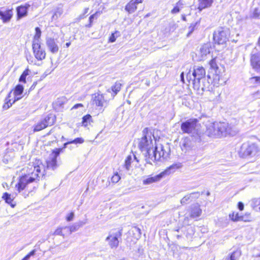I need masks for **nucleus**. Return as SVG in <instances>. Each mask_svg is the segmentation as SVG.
<instances>
[{"instance_id": "nucleus-43", "label": "nucleus", "mask_w": 260, "mask_h": 260, "mask_svg": "<svg viewBox=\"0 0 260 260\" xmlns=\"http://www.w3.org/2000/svg\"><path fill=\"white\" fill-rule=\"evenodd\" d=\"M190 199H189V197H188L187 195L185 196L181 200L180 203L182 205H185L190 202Z\"/></svg>"}, {"instance_id": "nucleus-63", "label": "nucleus", "mask_w": 260, "mask_h": 260, "mask_svg": "<svg viewBox=\"0 0 260 260\" xmlns=\"http://www.w3.org/2000/svg\"><path fill=\"white\" fill-rule=\"evenodd\" d=\"M180 78H181V81L183 83H185V81H184V73L182 72L181 74V75H180Z\"/></svg>"}, {"instance_id": "nucleus-8", "label": "nucleus", "mask_w": 260, "mask_h": 260, "mask_svg": "<svg viewBox=\"0 0 260 260\" xmlns=\"http://www.w3.org/2000/svg\"><path fill=\"white\" fill-rule=\"evenodd\" d=\"M258 151L257 145L254 143H244L241 147L239 155L243 158L254 156Z\"/></svg>"}, {"instance_id": "nucleus-4", "label": "nucleus", "mask_w": 260, "mask_h": 260, "mask_svg": "<svg viewBox=\"0 0 260 260\" xmlns=\"http://www.w3.org/2000/svg\"><path fill=\"white\" fill-rule=\"evenodd\" d=\"M181 129L184 133L190 134V135L200 134L204 135V129L197 119H190L181 123Z\"/></svg>"}, {"instance_id": "nucleus-34", "label": "nucleus", "mask_w": 260, "mask_h": 260, "mask_svg": "<svg viewBox=\"0 0 260 260\" xmlns=\"http://www.w3.org/2000/svg\"><path fill=\"white\" fill-rule=\"evenodd\" d=\"M121 84L120 82H116L115 84L111 87L112 91L114 93V96L117 94L121 89Z\"/></svg>"}, {"instance_id": "nucleus-60", "label": "nucleus", "mask_w": 260, "mask_h": 260, "mask_svg": "<svg viewBox=\"0 0 260 260\" xmlns=\"http://www.w3.org/2000/svg\"><path fill=\"white\" fill-rule=\"evenodd\" d=\"M132 1L135 2V4L137 5V4L142 3L143 0H132Z\"/></svg>"}, {"instance_id": "nucleus-3", "label": "nucleus", "mask_w": 260, "mask_h": 260, "mask_svg": "<svg viewBox=\"0 0 260 260\" xmlns=\"http://www.w3.org/2000/svg\"><path fill=\"white\" fill-rule=\"evenodd\" d=\"M43 168L42 165H28L24 169L27 174L20 177L18 183L16 185V188L19 192L27 187L28 185L34 182L39 180L40 176L44 175V171L41 172Z\"/></svg>"}, {"instance_id": "nucleus-49", "label": "nucleus", "mask_w": 260, "mask_h": 260, "mask_svg": "<svg viewBox=\"0 0 260 260\" xmlns=\"http://www.w3.org/2000/svg\"><path fill=\"white\" fill-rule=\"evenodd\" d=\"M133 232L135 234H137V238H139L141 235V231L140 228L135 226L133 228Z\"/></svg>"}, {"instance_id": "nucleus-46", "label": "nucleus", "mask_w": 260, "mask_h": 260, "mask_svg": "<svg viewBox=\"0 0 260 260\" xmlns=\"http://www.w3.org/2000/svg\"><path fill=\"white\" fill-rule=\"evenodd\" d=\"M70 142L71 144H82L84 142V140L82 138H77Z\"/></svg>"}, {"instance_id": "nucleus-54", "label": "nucleus", "mask_w": 260, "mask_h": 260, "mask_svg": "<svg viewBox=\"0 0 260 260\" xmlns=\"http://www.w3.org/2000/svg\"><path fill=\"white\" fill-rule=\"evenodd\" d=\"M180 9L178 6L175 7L171 11V13L173 14H175L179 12Z\"/></svg>"}, {"instance_id": "nucleus-64", "label": "nucleus", "mask_w": 260, "mask_h": 260, "mask_svg": "<svg viewBox=\"0 0 260 260\" xmlns=\"http://www.w3.org/2000/svg\"><path fill=\"white\" fill-rule=\"evenodd\" d=\"M30 192L29 191H28L27 192V193H25V192H22V196L25 198H26L28 195V193Z\"/></svg>"}, {"instance_id": "nucleus-62", "label": "nucleus", "mask_w": 260, "mask_h": 260, "mask_svg": "<svg viewBox=\"0 0 260 260\" xmlns=\"http://www.w3.org/2000/svg\"><path fill=\"white\" fill-rule=\"evenodd\" d=\"M252 78L255 79L256 82L260 83V77H254Z\"/></svg>"}, {"instance_id": "nucleus-58", "label": "nucleus", "mask_w": 260, "mask_h": 260, "mask_svg": "<svg viewBox=\"0 0 260 260\" xmlns=\"http://www.w3.org/2000/svg\"><path fill=\"white\" fill-rule=\"evenodd\" d=\"M80 107H83V105L82 104H77L73 107L72 109H77Z\"/></svg>"}, {"instance_id": "nucleus-7", "label": "nucleus", "mask_w": 260, "mask_h": 260, "mask_svg": "<svg viewBox=\"0 0 260 260\" xmlns=\"http://www.w3.org/2000/svg\"><path fill=\"white\" fill-rule=\"evenodd\" d=\"M122 235V229H114L109 232L108 236L106 238V241L108 242L111 249H116L118 247L119 239H121Z\"/></svg>"}, {"instance_id": "nucleus-41", "label": "nucleus", "mask_w": 260, "mask_h": 260, "mask_svg": "<svg viewBox=\"0 0 260 260\" xmlns=\"http://www.w3.org/2000/svg\"><path fill=\"white\" fill-rule=\"evenodd\" d=\"M119 35V32L116 31L114 33L112 34L111 36L109 38V42L113 43L116 41V38Z\"/></svg>"}, {"instance_id": "nucleus-57", "label": "nucleus", "mask_w": 260, "mask_h": 260, "mask_svg": "<svg viewBox=\"0 0 260 260\" xmlns=\"http://www.w3.org/2000/svg\"><path fill=\"white\" fill-rule=\"evenodd\" d=\"M196 26V24H192L190 27H189V29H190V31L189 32L188 34V36L194 30V27H195Z\"/></svg>"}, {"instance_id": "nucleus-38", "label": "nucleus", "mask_w": 260, "mask_h": 260, "mask_svg": "<svg viewBox=\"0 0 260 260\" xmlns=\"http://www.w3.org/2000/svg\"><path fill=\"white\" fill-rule=\"evenodd\" d=\"M200 193L198 191L193 192L190 193L189 194H186L188 197H189V199H190V201L191 202L193 200L197 199L199 198L200 196Z\"/></svg>"}, {"instance_id": "nucleus-1", "label": "nucleus", "mask_w": 260, "mask_h": 260, "mask_svg": "<svg viewBox=\"0 0 260 260\" xmlns=\"http://www.w3.org/2000/svg\"><path fill=\"white\" fill-rule=\"evenodd\" d=\"M143 135V136L140 140L138 146L143 152L147 162L150 163V159H158L159 157V155L156 156V154L154 153L157 146L156 145L154 136L148 128L144 129Z\"/></svg>"}, {"instance_id": "nucleus-12", "label": "nucleus", "mask_w": 260, "mask_h": 260, "mask_svg": "<svg viewBox=\"0 0 260 260\" xmlns=\"http://www.w3.org/2000/svg\"><path fill=\"white\" fill-rule=\"evenodd\" d=\"M92 101L93 105L100 108L106 107L108 103V101L105 99L104 94L100 92L92 94Z\"/></svg>"}, {"instance_id": "nucleus-48", "label": "nucleus", "mask_w": 260, "mask_h": 260, "mask_svg": "<svg viewBox=\"0 0 260 260\" xmlns=\"http://www.w3.org/2000/svg\"><path fill=\"white\" fill-rule=\"evenodd\" d=\"M209 64H210L211 68L212 69L216 70V69H218V67H217V65L216 64V60L215 59H213L211 60V61L209 62Z\"/></svg>"}, {"instance_id": "nucleus-44", "label": "nucleus", "mask_w": 260, "mask_h": 260, "mask_svg": "<svg viewBox=\"0 0 260 260\" xmlns=\"http://www.w3.org/2000/svg\"><path fill=\"white\" fill-rule=\"evenodd\" d=\"M120 179V177L118 174V173H115L111 178V181L113 183H117Z\"/></svg>"}, {"instance_id": "nucleus-53", "label": "nucleus", "mask_w": 260, "mask_h": 260, "mask_svg": "<svg viewBox=\"0 0 260 260\" xmlns=\"http://www.w3.org/2000/svg\"><path fill=\"white\" fill-rule=\"evenodd\" d=\"M74 217V212H71L69 215H67V216L66 217V220L68 221H72Z\"/></svg>"}, {"instance_id": "nucleus-23", "label": "nucleus", "mask_w": 260, "mask_h": 260, "mask_svg": "<svg viewBox=\"0 0 260 260\" xmlns=\"http://www.w3.org/2000/svg\"><path fill=\"white\" fill-rule=\"evenodd\" d=\"M198 9L201 11L202 10L210 7L213 2V0H199Z\"/></svg>"}, {"instance_id": "nucleus-59", "label": "nucleus", "mask_w": 260, "mask_h": 260, "mask_svg": "<svg viewBox=\"0 0 260 260\" xmlns=\"http://www.w3.org/2000/svg\"><path fill=\"white\" fill-rule=\"evenodd\" d=\"M26 8V10L27 11L28 8L30 7V5L29 3L25 4L24 6H21Z\"/></svg>"}, {"instance_id": "nucleus-22", "label": "nucleus", "mask_w": 260, "mask_h": 260, "mask_svg": "<svg viewBox=\"0 0 260 260\" xmlns=\"http://www.w3.org/2000/svg\"><path fill=\"white\" fill-rule=\"evenodd\" d=\"M12 10H8L5 12H2L0 10V19L3 20V22H9L13 16Z\"/></svg>"}, {"instance_id": "nucleus-55", "label": "nucleus", "mask_w": 260, "mask_h": 260, "mask_svg": "<svg viewBox=\"0 0 260 260\" xmlns=\"http://www.w3.org/2000/svg\"><path fill=\"white\" fill-rule=\"evenodd\" d=\"M238 207L240 211H242L244 209V204L243 203L239 202L238 204Z\"/></svg>"}, {"instance_id": "nucleus-40", "label": "nucleus", "mask_w": 260, "mask_h": 260, "mask_svg": "<svg viewBox=\"0 0 260 260\" xmlns=\"http://www.w3.org/2000/svg\"><path fill=\"white\" fill-rule=\"evenodd\" d=\"M66 101V99L64 97H61L57 99L55 104L59 107H61Z\"/></svg>"}, {"instance_id": "nucleus-2", "label": "nucleus", "mask_w": 260, "mask_h": 260, "mask_svg": "<svg viewBox=\"0 0 260 260\" xmlns=\"http://www.w3.org/2000/svg\"><path fill=\"white\" fill-rule=\"evenodd\" d=\"M204 129V141L206 137H226L228 135L234 136L237 133L235 127L225 122H209Z\"/></svg>"}, {"instance_id": "nucleus-17", "label": "nucleus", "mask_w": 260, "mask_h": 260, "mask_svg": "<svg viewBox=\"0 0 260 260\" xmlns=\"http://www.w3.org/2000/svg\"><path fill=\"white\" fill-rule=\"evenodd\" d=\"M177 231L178 232L181 231L184 234H185V236L187 239L191 238L194 233V228L190 225H187L179 228Z\"/></svg>"}, {"instance_id": "nucleus-25", "label": "nucleus", "mask_w": 260, "mask_h": 260, "mask_svg": "<svg viewBox=\"0 0 260 260\" xmlns=\"http://www.w3.org/2000/svg\"><path fill=\"white\" fill-rule=\"evenodd\" d=\"M210 53V45L208 44H205L200 48V54L203 59L208 54Z\"/></svg>"}, {"instance_id": "nucleus-32", "label": "nucleus", "mask_w": 260, "mask_h": 260, "mask_svg": "<svg viewBox=\"0 0 260 260\" xmlns=\"http://www.w3.org/2000/svg\"><path fill=\"white\" fill-rule=\"evenodd\" d=\"M251 206L256 211H260V198L254 199L252 200Z\"/></svg>"}, {"instance_id": "nucleus-42", "label": "nucleus", "mask_w": 260, "mask_h": 260, "mask_svg": "<svg viewBox=\"0 0 260 260\" xmlns=\"http://www.w3.org/2000/svg\"><path fill=\"white\" fill-rule=\"evenodd\" d=\"M63 11L61 9L58 8L56 11L54 12L53 15L52 16V18L53 19H56L57 18L61 16L62 14Z\"/></svg>"}, {"instance_id": "nucleus-33", "label": "nucleus", "mask_w": 260, "mask_h": 260, "mask_svg": "<svg viewBox=\"0 0 260 260\" xmlns=\"http://www.w3.org/2000/svg\"><path fill=\"white\" fill-rule=\"evenodd\" d=\"M91 116L89 114H87L85 116H83L82 118V125L84 126H87L89 124H90L91 121Z\"/></svg>"}, {"instance_id": "nucleus-29", "label": "nucleus", "mask_w": 260, "mask_h": 260, "mask_svg": "<svg viewBox=\"0 0 260 260\" xmlns=\"http://www.w3.org/2000/svg\"><path fill=\"white\" fill-rule=\"evenodd\" d=\"M241 255L240 250L233 251L229 256L226 257L225 260H238Z\"/></svg>"}, {"instance_id": "nucleus-28", "label": "nucleus", "mask_w": 260, "mask_h": 260, "mask_svg": "<svg viewBox=\"0 0 260 260\" xmlns=\"http://www.w3.org/2000/svg\"><path fill=\"white\" fill-rule=\"evenodd\" d=\"M18 19H21L27 15V11L26 8L23 7L19 6L16 9Z\"/></svg>"}, {"instance_id": "nucleus-30", "label": "nucleus", "mask_w": 260, "mask_h": 260, "mask_svg": "<svg viewBox=\"0 0 260 260\" xmlns=\"http://www.w3.org/2000/svg\"><path fill=\"white\" fill-rule=\"evenodd\" d=\"M36 34L33 38L32 44H40V38L41 36V30L38 27L35 28Z\"/></svg>"}, {"instance_id": "nucleus-24", "label": "nucleus", "mask_w": 260, "mask_h": 260, "mask_svg": "<svg viewBox=\"0 0 260 260\" xmlns=\"http://www.w3.org/2000/svg\"><path fill=\"white\" fill-rule=\"evenodd\" d=\"M2 198L5 200V202L9 204L12 208H14L16 206V203L14 202V198H11V196L8 192H5Z\"/></svg>"}, {"instance_id": "nucleus-16", "label": "nucleus", "mask_w": 260, "mask_h": 260, "mask_svg": "<svg viewBox=\"0 0 260 260\" xmlns=\"http://www.w3.org/2000/svg\"><path fill=\"white\" fill-rule=\"evenodd\" d=\"M46 46L49 51L53 54H56L59 50L57 41L53 38H47L46 41Z\"/></svg>"}, {"instance_id": "nucleus-31", "label": "nucleus", "mask_w": 260, "mask_h": 260, "mask_svg": "<svg viewBox=\"0 0 260 260\" xmlns=\"http://www.w3.org/2000/svg\"><path fill=\"white\" fill-rule=\"evenodd\" d=\"M12 93V91H11L8 95V96L5 99V102L3 107V109L5 110H7L9 109L14 103H13V101L11 102L12 100L10 99Z\"/></svg>"}, {"instance_id": "nucleus-56", "label": "nucleus", "mask_w": 260, "mask_h": 260, "mask_svg": "<svg viewBox=\"0 0 260 260\" xmlns=\"http://www.w3.org/2000/svg\"><path fill=\"white\" fill-rule=\"evenodd\" d=\"M95 16V14H92L91 15L90 17H89V22H90V24H89L88 26L89 27H90L91 25V23L92 22V21L94 18Z\"/></svg>"}, {"instance_id": "nucleus-45", "label": "nucleus", "mask_w": 260, "mask_h": 260, "mask_svg": "<svg viewBox=\"0 0 260 260\" xmlns=\"http://www.w3.org/2000/svg\"><path fill=\"white\" fill-rule=\"evenodd\" d=\"M240 221L244 222H248L251 221V217L249 214H246L245 215H241Z\"/></svg>"}, {"instance_id": "nucleus-14", "label": "nucleus", "mask_w": 260, "mask_h": 260, "mask_svg": "<svg viewBox=\"0 0 260 260\" xmlns=\"http://www.w3.org/2000/svg\"><path fill=\"white\" fill-rule=\"evenodd\" d=\"M33 53L35 58L38 60H42L45 58L46 52L41 47L40 44H32Z\"/></svg>"}, {"instance_id": "nucleus-9", "label": "nucleus", "mask_w": 260, "mask_h": 260, "mask_svg": "<svg viewBox=\"0 0 260 260\" xmlns=\"http://www.w3.org/2000/svg\"><path fill=\"white\" fill-rule=\"evenodd\" d=\"M230 35L228 29L223 27H219L214 31L213 34V40L215 43L218 45L224 44L228 40Z\"/></svg>"}, {"instance_id": "nucleus-21", "label": "nucleus", "mask_w": 260, "mask_h": 260, "mask_svg": "<svg viewBox=\"0 0 260 260\" xmlns=\"http://www.w3.org/2000/svg\"><path fill=\"white\" fill-rule=\"evenodd\" d=\"M154 153L156 154V156L159 155V157L158 159H150L149 164H151V160H159L161 157L166 158L168 156V153L165 151L164 147L161 145L160 146V147H157L156 150H155Z\"/></svg>"}, {"instance_id": "nucleus-5", "label": "nucleus", "mask_w": 260, "mask_h": 260, "mask_svg": "<svg viewBox=\"0 0 260 260\" xmlns=\"http://www.w3.org/2000/svg\"><path fill=\"white\" fill-rule=\"evenodd\" d=\"M180 164H174L171 166L167 170L165 171L160 173V174L152 176L151 175L147 176L146 178H144L143 180V185H149L153 183L159 181L165 175V174H169L172 172L175 171L177 169L181 167Z\"/></svg>"}, {"instance_id": "nucleus-10", "label": "nucleus", "mask_w": 260, "mask_h": 260, "mask_svg": "<svg viewBox=\"0 0 260 260\" xmlns=\"http://www.w3.org/2000/svg\"><path fill=\"white\" fill-rule=\"evenodd\" d=\"M62 152V149H55L52 150L49 159L46 161L47 168L54 170L57 167L56 158Z\"/></svg>"}, {"instance_id": "nucleus-26", "label": "nucleus", "mask_w": 260, "mask_h": 260, "mask_svg": "<svg viewBox=\"0 0 260 260\" xmlns=\"http://www.w3.org/2000/svg\"><path fill=\"white\" fill-rule=\"evenodd\" d=\"M83 224V223L82 222H79L74 224L71 226H65L64 229L68 230L69 231V235H70L72 233L77 231Z\"/></svg>"}, {"instance_id": "nucleus-36", "label": "nucleus", "mask_w": 260, "mask_h": 260, "mask_svg": "<svg viewBox=\"0 0 260 260\" xmlns=\"http://www.w3.org/2000/svg\"><path fill=\"white\" fill-rule=\"evenodd\" d=\"M230 218L233 221H240L241 215H239L238 213L236 214L233 212L229 215Z\"/></svg>"}, {"instance_id": "nucleus-18", "label": "nucleus", "mask_w": 260, "mask_h": 260, "mask_svg": "<svg viewBox=\"0 0 260 260\" xmlns=\"http://www.w3.org/2000/svg\"><path fill=\"white\" fill-rule=\"evenodd\" d=\"M250 62L253 68L257 72H260V54H252Z\"/></svg>"}, {"instance_id": "nucleus-27", "label": "nucleus", "mask_w": 260, "mask_h": 260, "mask_svg": "<svg viewBox=\"0 0 260 260\" xmlns=\"http://www.w3.org/2000/svg\"><path fill=\"white\" fill-rule=\"evenodd\" d=\"M137 9V5L132 0L125 7V10L129 14L135 12Z\"/></svg>"}, {"instance_id": "nucleus-47", "label": "nucleus", "mask_w": 260, "mask_h": 260, "mask_svg": "<svg viewBox=\"0 0 260 260\" xmlns=\"http://www.w3.org/2000/svg\"><path fill=\"white\" fill-rule=\"evenodd\" d=\"M177 230H178V229L174 230V236H175L178 239H179L180 238H182L183 235L185 236V234H184V233L181 232V231H180L179 232H178L177 231Z\"/></svg>"}, {"instance_id": "nucleus-51", "label": "nucleus", "mask_w": 260, "mask_h": 260, "mask_svg": "<svg viewBox=\"0 0 260 260\" xmlns=\"http://www.w3.org/2000/svg\"><path fill=\"white\" fill-rule=\"evenodd\" d=\"M36 250H32L28 254H27L22 260H28L31 256H32L36 253Z\"/></svg>"}, {"instance_id": "nucleus-19", "label": "nucleus", "mask_w": 260, "mask_h": 260, "mask_svg": "<svg viewBox=\"0 0 260 260\" xmlns=\"http://www.w3.org/2000/svg\"><path fill=\"white\" fill-rule=\"evenodd\" d=\"M202 210L198 203L191 205L190 207L189 216L192 218H197L201 215Z\"/></svg>"}, {"instance_id": "nucleus-6", "label": "nucleus", "mask_w": 260, "mask_h": 260, "mask_svg": "<svg viewBox=\"0 0 260 260\" xmlns=\"http://www.w3.org/2000/svg\"><path fill=\"white\" fill-rule=\"evenodd\" d=\"M198 135H193L190 137L185 138L182 142V146L186 149H193L198 146H200L201 143L204 141V135L199 133Z\"/></svg>"}, {"instance_id": "nucleus-13", "label": "nucleus", "mask_w": 260, "mask_h": 260, "mask_svg": "<svg viewBox=\"0 0 260 260\" xmlns=\"http://www.w3.org/2000/svg\"><path fill=\"white\" fill-rule=\"evenodd\" d=\"M205 75L206 72L203 67L194 66L193 67V71L192 72V75L193 77V83H194L195 81H201V80H205Z\"/></svg>"}, {"instance_id": "nucleus-37", "label": "nucleus", "mask_w": 260, "mask_h": 260, "mask_svg": "<svg viewBox=\"0 0 260 260\" xmlns=\"http://www.w3.org/2000/svg\"><path fill=\"white\" fill-rule=\"evenodd\" d=\"M132 159V156L131 155H128L126 157V159L125 160L124 167H125V169L127 170H129V169H130L131 165Z\"/></svg>"}, {"instance_id": "nucleus-35", "label": "nucleus", "mask_w": 260, "mask_h": 260, "mask_svg": "<svg viewBox=\"0 0 260 260\" xmlns=\"http://www.w3.org/2000/svg\"><path fill=\"white\" fill-rule=\"evenodd\" d=\"M29 72L30 71L28 69H25L19 78V82L26 83V77L27 75H28Z\"/></svg>"}, {"instance_id": "nucleus-20", "label": "nucleus", "mask_w": 260, "mask_h": 260, "mask_svg": "<svg viewBox=\"0 0 260 260\" xmlns=\"http://www.w3.org/2000/svg\"><path fill=\"white\" fill-rule=\"evenodd\" d=\"M24 88L23 85L21 84H18L15 87L13 94L14 96V100H13V103H15L16 101H17L21 99V96L20 95L22 94L23 92Z\"/></svg>"}, {"instance_id": "nucleus-39", "label": "nucleus", "mask_w": 260, "mask_h": 260, "mask_svg": "<svg viewBox=\"0 0 260 260\" xmlns=\"http://www.w3.org/2000/svg\"><path fill=\"white\" fill-rule=\"evenodd\" d=\"M260 16V9L255 8L253 10L251 17L253 18L257 19Z\"/></svg>"}, {"instance_id": "nucleus-15", "label": "nucleus", "mask_w": 260, "mask_h": 260, "mask_svg": "<svg viewBox=\"0 0 260 260\" xmlns=\"http://www.w3.org/2000/svg\"><path fill=\"white\" fill-rule=\"evenodd\" d=\"M193 88L197 90L199 94H203L205 91L209 90V82L205 80L194 81L193 83Z\"/></svg>"}, {"instance_id": "nucleus-61", "label": "nucleus", "mask_w": 260, "mask_h": 260, "mask_svg": "<svg viewBox=\"0 0 260 260\" xmlns=\"http://www.w3.org/2000/svg\"><path fill=\"white\" fill-rule=\"evenodd\" d=\"M71 144V142L70 141H69V142H67L64 143L63 147L62 148H61V149H62V151H63L64 149L67 148V145H69V144Z\"/></svg>"}, {"instance_id": "nucleus-11", "label": "nucleus", "mask_w": 260, "mask_h": 260, "mask_svg": "<svg viewBox=\"0 0 260 260\" xmlns=\"http://www.w3.org/2000/svg\"><path fill=\"white\" fill-rule=\"evenodd\" d=\"M53 123L54 117L52 115H48L35 126L34 131V132L40 131Z\"/></svg>"}, {"instance_id": "nucleus-52", "label": "nucleus", "mask_w": 260, "mask_h": 260, "mask_svg": "<svg viewBox=\"0 0 260 260\" xmlns=\"http://www.w3.org/2000/svg\"><path fill=\"white\" fill-rule=\"evenodd\" d=\"M62 230V228L57 229L54 232V234L56 235L64 236V234L63 233Z\"/></svg>"}, {"instance_id": "nucleus-50", "label": "nucleus", "mask_w": 260, "mask_h": 260, "mask_svg": "<svg viewBox=\"0 0 260 260\" xmlns=\"http://www.w3.org/2000/svg\"><path fill=\"white\" fill-rule=\"evenodd\" d=\"M186 78L189 83H190V81H192L193 83V77L192 75V73H191L190 70H189V72L187 73Z\"/></svg>"}]
</instances>
